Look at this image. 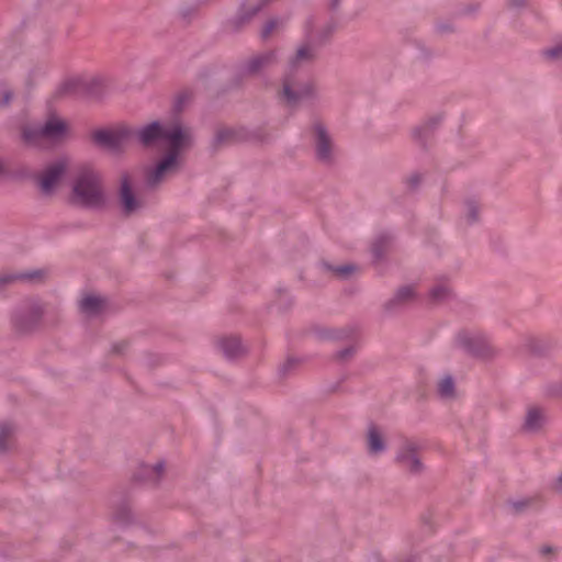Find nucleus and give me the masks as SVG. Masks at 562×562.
<instances>
[{
    "label": "nucleus",
    "mask_w": 562,
    "mask_h": 562,
    "mask_svg": "<svg viewBox=\"0 0 562 562\" xmlns=\"http://www.w3.org/2000/svg\"><path fill=\"white\" fill-rule=\"evenodd\" d=\"M132 138H136L145 146L160 144L168 149V153L147 172L146 182L149 187L157 186L176 172L180 164V155L190 144V133L179 123L162 124L154 121L136 131L132 130Z\"/></svg>",
    "instance_id": "f257e3e1"
},
{
    "label": "nucleus",
    "mask_w": 562,
    "mask_h": 562,
    "mask_svg": "<svg viewBox=\"0 0 562 562\" xmlns=\"http://www.w3.org/2000/svg\"><path fill=\"white\" fill-rule=\"evenodd\" d=\"M305 42L300 45L295 54L289 59L283 78V97L289 105L294 106L314 94V86L302 80L301 69L310 64L316 55V41L323 36L314 30V20L310 19L305 26Z\"/></svg>",
    "instance_id": "f03ea898"
},
{
    "label": "nucleus",
    "mask_w": 562,
    "mask_h": 562,
    "mask_svg": "<svg viewBox=\"0 0 562 562\" xmlns=\"http://www.w3.org/2000/svg\"><path fill=\"white\" fill-rule=\"evenodd\" d=\"M71 199L75 203L91 209L105 203L101 173L90 165L77 168L71 184Z\"/></svg>",
    "instance_id": "7ed1b4c3"
},
{
    "label": "nucleus",
    "mask_w": 562,
    "mask_h": 562,
    "mask_svg": "<svg viewBox=\"0 0 562 562\" xmlns=\"http://www.w3.org/2000/svg\"><path fill=\"white\" fill-rule=\"evenodd\" d=\"M65 121L52 116L42 126H27L23 130V140L30 146H43L44 143L59 142L67 134Z\"/></svg>",
    "instance_id": "20e7f679"
},
{
    "label": "nucleus",
    "mask_w": 562,
    "mask_h": 562,
    "mask_svg": "<svg viewBox=\"0 0 562 562\" xmlns=\"http://www.w3.org/2000/svg\"><path fill=\"white\" fill-rule=\"evenodd\" d=\"M132 130L127 127H121L116 130H99L92 134L93 140L109 149V150H119L125 144H127L132 139Z\"/></svg>",
    "instance_id": "39448f33"
},
{
    "label": "nucleus",
    "mask_w": 562,
    "mask_h": 562,
    "mask_svg": "<svg viewBox=\"0 0 562 562\" xmlns=\"http://www.w3.org/2000/svg\"><path fill=\"white\" fill-rule=\"evenodd\" d=\"M313 143L317 159L324 164L331 162L335 156V144L322 123H315L313 126Z\"/></svg>",
    "instance_id": "423d86ee"
},
{
    "label": "nucleus",
    "mask_w": 562,
    "mask_h": 562,
    "mask_svg": "<svg viewBox=\"0 0 562 562\" xmlns=\"http://www.w3.org/2000/svg\"><path fill=\"white\" fill-rule=\"evenodd\" d=\"M119 196L122 212L126 215L133 214L143 207V202L136 198L126 175L121 179Z\"/></svg>",
    "instance_id": "0eeeda50"
},
{
    "label": "nucleus",
    "mask_w": 562,
    "mask_h": 562,
    "mask_svg": "<svg viewBox=\"0 0 562 562\" xmlns=\"http://www.w3.org/2000/svg\"><path fill=\"white\" fill-rule=\"evenodd\" d=\"M67 160L59 159L50 165L41 176L40 186L44 193H50L67 170Z\"/></svg>",
    "instance_id": "6e6552de"
},
{
    "label": "nucleus",
    "mask_w": 562,
    "mask_h": 562,
    "mask_svg": "<svg viewBox=\"0 0 562 562\" xmlns=\"http://www.w3.org/2000/svg\"><path fill=\"white\" fill-rule=\"evenodd\" d=\"M396 461L406 470L418 473L423 465L416 453V446L411 441H405L396 453Z\"/></svg>",
    "instance_id": "1a4fd4ad"
},
{
    "label": "nucleus",
    "mask_w": 562,
    "mask_h": 562,
    "mask_svg": "<svg viewBox=\"0 0 562 562\" xmlns=\"http://www.w3.org/2000/svg\"><path fill=\"white\" fill-rule=\"evenodd\" d=\"M276 60V52H267L256 55L243 66V72L247 75H255L260 70L273 65Z\"/></svg>",
    "instance_id": "9d476101"
},
{
    "label": "nucleus",
    "mask_w": 562,
    "mask_h": 562,
    "mask_svg": "<svg viewBox=\"0 0 562 562\" xmlns=\"http://www.w3.org/2000/svg\"><path fill=\"white\" fill-rule=\"evenodd\" d=\"M547 422V415L540 407L532 406L527 411L524 429L529 432L538 431Z\"/></svg>",
    "instance_id": "9b49d317"
},
{
    "label": "nucleus",
    "mask_w": 562,
    "mask_h": 562,
    "mask_svg": "<svg viewBox=\"0 0 562 562\" xmlns=\"http://www.w3.org/2000/svg\"><path fill=\"white\" fill-rule=\"evenodd\" d=\"M368 451L372 456L380 454L386 450V443L383 435L374 425L368 428L367 435Z\"/></svg>",
    "instance_id": "f8f14e48"
},
{
    "label": "nucleus",
    "mask_w": 562,
    "mask_h": 562,
    "mask_svg": "<svg viewBox=\"0 0 562 562\" xmlns=\"http://www.w3.org/2000/svg\"><path fill=\"white\" fill-rule=\"evenodd\" d=\"M104 305V299L93 294L83 296L79 302L80 311L88 316L99 314L103 310Z\"/></svg>",
    "instance_id": "ddd939ff"
},
{
    "label": "nucleus",
    "mask_w": 562,
    "mask_h": 562,
    "mask_svg": "<svg viewBox=\"0 0 562 562\" xmlns=\"http://www.w3.org/2000/svg\"><path fill=\"white\" fill-rule=\"evenodd\" d=\"M218 347L228 359H234L243 352V346L237 337H226L218 341Z\"/></svg>",
    "instance_id": "4468645a"
},
{
    "label": "nucleus",
    "mask_w": 562,
    "mask_h": 562,
    "mask_svg": "<svg viewBox=\"0 0 562 562\" xmlns=\"http://www.w3.org/2000/svg\"><path fill=\"white\" fill-rule=\"evenodd\" d=\"M458 341L470 352L476 353L479 352L476 345L482 341V336L476 333H462L459 335Z\"/></svg>",
    "instance_id": "2eb2a0df"
},
{
    "label": "nucleus",
    "mask_w": 562,
    "mask_h": 562,
    "mask_svg": "<svg viewBox=\"0 0 562 562\" xmlns=\"http://www.w3.org/2000/svg\"><path fill=\"white\" fill-rule=\"evenodd\" d=\"M164 469L165 463L162 461H159L154 465L144 464L142 467L144 476L139 477V480H150L153 482H157L161 477Z\"/></svg>",
    "instance_id": "dca6fc26"
},
{
    "label": "nucleus",
    "mask_w": 562,
    "mask_h": 562,
    "mask_svg": "<svg viewBox=\"0 0 562 562\" xmlns=\"http://www.w3.org/2000/svg\"><path fill=\"white\" fill-rule=\"evenodd\" d=\"M438 394L442 398H451L454 394V382L450 375L443 376L438 383Z\"/></svg>",
    "instance_id": "f3484780"
},
{
    "label": "nucleus",
    "mask_w": 562,
    "mask_h": 562,
    "mask_svg": "<svg viewBox=\"0 0 562 562\" xmlns=\"http://www.w3.org/2000/svg\"><path fill=\"white\" fill-rule=\"evenodd\" d=\"M450 295H451L450 288L445 283L435 285L430 290V293H429V296L434 302L445 301V300L449 299Z\"/></svg>",
    "instance_id": "a211bd4d"
},
{
    "label": "nucleus",
    "mask_w": 562,
    "mask_h": 562,
    "mask_svg": "<svg viewBox=\"0 0 562 562\" xmlns=\"http://www.w3.org/2000/svg\"><path fill=\"white\" fill-rule=\"evenodd\" d=\"M415 295L414 288L411 285L403 286L397 290V292L394 295V299L392 300V303H404L411 299H413Z\"/></svg>",
    "instance_id": "6ab92c4d"
},
{
    "label": "nucleus",
    "mask_w": 562,
    "mask_h": 562,
    "mask_svg": "<svg viewBox=\"0 0 562 562\" xmlns=\"http://www.w3.org/2000/svg\"><path fill=\"white\" fill-rule=\"evenodd\" d=\"M81 87V80L79 78H70L64 81L59 88L60 93H78Z\"/></svg>",
    "instance_id": "aec40b11"
},
{
    "label": "nucleus",
    "mask_w": 562,
    "mask_h": 562,
    "mask_svg": "<svg viewBox=\"0 0 562 562\" xmlns=\"http://www.w3.org/2000/svg\"><path fill=\"white\" fill-rule=\"evenodd\" d=\"M543 57L555 60L562 57V42L558 43L542 52Z\"/></svg>",
    "instance_id": "412c9836"
},
{
    "label": "nucleus",
    "mask_w": 562,
    "mask_h": 562,
    "mask_svg": "<svg viewBox=\"0 0 562 562\" xmlns=\"http://www.w3.org/2000/svg\"><path fill=\"white\" fill-rule=\"evenodd\" d=\"M12 431H13L12 425H10V424L0 425V451L5 450V448H7L5 440L12 434Z\"/></svg>",
    "instance_id": "4be33fe9"
},
{
    "label": "nucleus",
    "mask_w": 562,
    "mask_h": 562,
    "mask_svg": "<svg viewBox=\"0 0 562 562\" xmlns=\"http://www.w3.org/2000/svg\"><path fill=\"white\" fill-rule=\"evenodd\" d=\"M333 270L337 276L347 278L356 270V267L353 265H344L335 267Z\"/></svg>",
    "instance_id": "5701e85b"
},
{
    "label": "nucleus",
    "mask_w": 562,
    "mask_h": 562,
    "mask_svg": "<svg viewBox=\"0 0 562 562\" xmlns=\"http://www.w3.org/2000/svg\"><path fill=\"white\" fill-rule=\"evenodd\" d=\"M431 128V122H427L424 125H420L414 130V137L422 140Z\"/></svg>",
    "instance_id": "b1692460"
},
{
    "label": "nucleus",
    "mask_w": 562,
    "mask_h": 562,
    "mask_svg": "<svg viewBox=\"0 0 562 562\" xmlns=\"http://www.w3.org/2000/svg\"><path fill=\"white\" fill-rule=\"evenodd\" d=\"M477 217V206L473 203V202H470L467 204V221L469 223H472L476 220Z\"/></svg>",
    "instance_id": "393cba45"
},
{
    "label": "nucleus",
    "mask_w": 562,
    "mask_h": 562,
    "mask_svg": "<svg viewBox=\"0 0 562 562\" xmlns=\"http://www.w3.org/2000/svg\"><path fill=\"white\" fill-rule=\"evenodd\" d=\"M278 26V20L276 19H272L270 21H268L266 23V25L263 26L262 31H261V36L263 38H267L270 33Z\"/></svg>",
    "instance_id": "a878e982"
},
{
    "label": "nucleus",
    "mask_w": 562,
    "mask_h": 562,
    "mask_svg": "<svg viewBox=\"0 0 562 562\" xmlns=\"http://www.w3.org/2000/svg\"><path fill=\"white\" fill-rule=\"evenodd\" d=\"M37 276V272H33V273H30V274H22V276H5V277H2L0 278V283H7L11 280H15V279H33Z\"/></svg>",
    "instance_id": "bb28decb"
},
{
    "label": "nucleus",
    "mask_w": 562,
    "mask_h": 562,
    "mask_svg": "<svg viewBox=\"0 0 562 562\" xmlns=\"http://www.w3.org/2000/svg\"><path fill=\"white\" fill-rule=\"evenodd\" d=\"M12 100V92L9 90H4L2 92V105H8Z\"/></svg>",
    "instance_id": "cd10ccee"
},
{
    "label": "nucleus",
    "mask_w": 562,
    "mask_h": 562,
    "mask_svg": "<svg viewBox=\"0 0 562 562\" xmlns=\"http://www.w3.org/2000/svg\"><path fill=\"white\" fill-rule=\"evenodd\" d=\"M554 488L562 493V474H560L555 482H554Z\"/></svg>",
    "instance_id": "c85d7f7f"
},
{
    "label": "nucleus",
    "mask_w": 562,
    "mask_h": 562,
    "mask_svg": "<svg viewBox=\"0 0 562 562\" xmlns=\"http://www.w3.org/2000/svg\"><path fill=\"white\" fill-rule=\"evenodd\" d=\"M409 182L412 183V186H416L419 182V177L418 176H412L409 178Z\"/></svg>",
    "instance_id": "c756f323"
},
{
    "label": "nucleus",
    "mask_w": 562,
    "mask_h": 562,
    "mask_svg": "<svg viewBox=\"0 0 562 562\" xmlns=\"http://www.w3.org/2000/svg\"><path fill=\"white\" fill-rule=\"evenodd\" d=\"M329 1H330V7L333 9H336L338 7L339 0H329Z\"/></svg>",
    "instance_id": "7c9ffc66"
},
{
    "label": "nucleus",
    "mask_w": 562,
    "mask_h": 562,
    "mask_svg": "<svg viewBox=\"0 0 562 562\" xmlns=\"http://www.w3.org/2000/svg\"><path fill=\"white\" fill-rule=\"evenodd\" d=\"M348 353H349V350H348V349H346V350H344V351H341V352H340V357H341V358H344V357H346Z\"/></svg>",
    "instance_id": "2f4dec72"
}]
</instances>
